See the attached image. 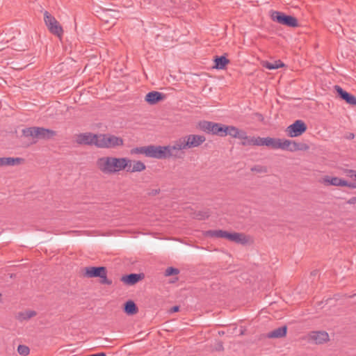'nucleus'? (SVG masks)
Returning <instances> with one entry per match:
<instances>
[{
  "label": "nucleus",
  "instance_id": "nucleus-1",
  "mask_svg": "<svg viewBox=\"0 0 356 356\" xmlns=\"http://www.w3.org/2000/svg\"><path fill=\"white\" fill-rule=\"evenodd\" d=\"M131 161L127 158L104 156L97 160V168L104 174H113L131 167Z\"/></svg>",
  "mask_w": 356,
  "mask_h": 356
},
{
  "label": "nucleus",
  "instance_id": "nucleus-2",
  "mask_svg": "<svg viewBox=\"0 0 356 356\" xmlns=\"http://www.w3.org/2000/svg\"><path fill=\"white\" fill-rule=\"evenodd\" d=\"M23 135L26 137L31 136L38 139L50 140L57 135L56 131L44 127H32L24 129Z\"/></svg>",
  "mask_w": 356,
  "mask_h": 356
},
{
  "label": "nucleus",
  "instance_id": "nucleus-3",
  "mask_svg": "<svg viewBox=\"0 0 356 356\" xmlns=\"http://www.w3.org/2000/svg\"><path fill=\"white\" fill-rule=\"evenodd\" d=\"M124 145V140L122 138L114 135L104 134H98V140L97 147L99 148H115Z\"/></svg>",
  "mask_w": 356,
  "mask_h": 356
},
{
  "label": "nucleus",
  "instance_id": "nucleus-4",
  "mask_svg": "<svg viewBox=\"0 0 356 356\" xmlns=\"http://www.w3.org/2000/svg\"><path fill=\"white\" fill-rule=\"evenodd\" d=\"M165 159L173 158V159H183L184 156V150L186 149L183 147V143L181 138L176 140L173 142L172 145L165 146Z\"/></svg>",
  "mask_w": 356,
  "mask_h": 356
},
{
  "label": "nucleus",
  "instance_id": "nucleus-5",
  "mask_svg": "<svg viewBox=\"0 0 356 356\" xmlns=\"http://www.w3.org/2000/svg\"><path fill=\"white\" fill-rule=\"evenodd\" d=\"M270 17L273 22L280 24L292 28L298 26V19L295 17L286 15L282 12L272 11Z\"/></svg>",
  "mask_w": 356,
  "mask_h": 356
},
{
  "label": "nucleus",
  "instance_id": "nucleus-6",
  "mask_svg": "<svg viewBox=\"0 0 356 356\" xmlns=\"http://www.w3.org/2000/svg\"><path fill=\"white\" fill-rule=\"evenodd\" d=\"M44 21L49 32L59 38H61L63 34V27L56 19L48 11H44Z\"/></svg>",
  "mask_w": 356,
  "mask_h": 356
},
{
  "label": "nucleus",
  "instance_id": "nucleus-7",
  "mask_svg": "<svg viewBox=\"0 0 356 356\" xmlns=\"http://www.w3.org/2000/svg\"><path fill=\"white\" fill-rule=\"evenodd\" d=\"M180 138L186 149L197 147L206 140L205 136L195 134H189Z\"/></svg>",
  "mask_w": 356,
  "mask_h": 356
},
{
  "label": "nucleus",
  "instance_id": "nucleus-8",
  "mask_svg": "<svg viewBox=\"0 0 356 356\" xmlns=\"http://www.w3.org/2000/svg\"><path fill=\"white\" fill-rule=\"evenodd\" d=\"M307 129L306 124L302 120H298L286 128V132L289 137L293 138L301 136Z\"/></svg>",
  "mask_w": 356,
  "mask_h": 356
},
{
  "label": "nucleus",
  "instance_id": "nucleus-9",
  "mask_svg": "<svg viewBox=\"0 0 356 356\" xmlns=\"http://www.w3.org/2000/svg\"><path fill=\"white\" fill-rule=\"evenodd\" d=\"M98 134L90 132L79 134L76 136L75 141L80 145H95L97 147Z\"/></svg>",
  "mask_w": 356,
  "mask_h": 356
},
{
  "label": "nucleus",
  "instance_id": "nucleus-10",
  "mask_svg": "<svg viewBox=\"0 0 356 356\" xmlns=\"http://www.w3.org/2000/svg\"><path fill=\"white\" fill-rule=\"evenodd\" d=\"M99 17L106 24H115V21L120 17V12L113 9L104 8L99 13Z\"/></svg>",
  "mask_w": 356,
  "mask_h": 356
},
{
  "label": "nucleus",
  "instance_id": "nucleus-11",
  "mask_svg": "<svg viewBox=\"0 0 356 356\" xmlns=\"http://www.w3.org/2000/svg\"><path fill=\"white\" fill-rule=\"evenodd\" d=\"M165 146L161 145H147V157L156 159H165Z\"/></svg>",
  "mask_w": 356,
  "mask_h": 356
},
{
  "label": "nucleus",
  "instance_id": "nucleus-12",
  "mask_svg": "<svg viewBox=\"0 0 356 356\" xmlns=\"http://www.w3.org/2000/svg\"><path fill=\"white\" fill-rule=\"evenodd\" d=\"M225 238L238 244L246 245L249 242L250 237L243 233L226 232Z\"/></svg>",
  "mask_w": 356,
  "mask_h": 356
},
{
  "label": "nucleus",
  "instance_id": "nucleus-13",
  "mask_svg": "<svg viewBox=\"0 0 356 356\" xmlns=\"http://www.w3.org/2000/svg\"><path fill=\"white\" fill-rule=\"evenodd\" d=\"M334 90L337 95L347 104L356 106V97L354 95L346 92L341 87L337 85L334 86Z\"/></svg>",
  "mask_w": 356,
  "mask_h": 356
},
{
  "label": "nucleus",
  "instance_id": "nucleus-14",
  "mask_svg": "<svg viewBox=\"0 0 356 356\" xmlns=\"http://www.w3.org/2000/svg\"><path fill=\"white\" fill-rule=\"evenodd\" d=\"M106 268L104 266H89L84 268L85 273L83 274L86 277H99Z\"/></svg>",
  "mask_w": 356,
  "mask_h": 356
},
{
  "label": "nucleus",
  "instance_id": "nucleus-15",
  "mask_svg": "<svg viewBox=\"0 0 356 356\" xmlns=\"http://www.w3.org/2000/svg\"><path fill=\"white\" fill-rule=\"evenodd\" d=\"M145 275L143 273H131L129 275H123L121 277V281L127 285H134L139 281L143 280Z\"/></svg>",
  "mask_w": 356,
  "mask_h": 356
},
{
  "label": "nucleus",
  "instance_id": "nucleus-16",
  "mask_svg": "<svg viewBox=\"0 0 356 356\" xmlns=\"http://www.w3.org/2000/svg\"><path fill=\"white\" fill-rule=\"evenodd\" d=\"M309 337L316 344H321L329 341V335L325 331L312 332L309 334Z\"/></svg>",
  "mask_w": 356,
  "mask_h": 356
},
{
  "label": "nucleus",
  "instance_id": "nucleus-17",
  "mask_svg": "<svg viewBox=\"0 0 356 356\" xmlns=\"http://www.w3.org/2000/svg\"><path fill=\"white\" fill-rule=\"evenodd\" d=\"M165 97V95L160 92L152 91L146 95L145 99L147 103L153 105L164 99Z\"/></svg>",
  "mask_w": 356,
  "mask_h": 356
},
{
  "label": "nucleus",
  "instance_id": "nucleus-18",
  "mask_svg": "<svg viewBox=\"0 0 356 356\" xmlns=\"http://www.w3.org/2000/svg\"><path fill=\"white\" fill-rule=\"evenodd\" d=\"M288 327L286 325L273 330L266 334V337L268 339H280L286 337Z\"/></svg>",
  "mask_w": 356,
  "mask_h": 356
},
{
  "label": "nucleus",
  "instance_id": "nucleus-19",
  "mask_svg": "<svg viewBox=\"0 0 356 356\" xmlns=\"http://www.w3.org/2000/svg\"><path fill=\"white\" fill-rule=\"evenodd\" d=\"M24 159L22 158L2 157L0 158V166H14L18 165L24 163Z\"/></svg>",
  "mask_w": 356,
  "mask_h": 356
},
{
  "label": "nucleus",
  "instance_id": "nucleus-20",
  "mask_svg": "<svg viewBox=\"0 0 356 356\" xmlns=\"http://www.w3.org/2000/svg\"><path fill=\"white\" fill-rule=\"evenodd\" d=\"M276 141L277 138L266 137L261 138L257 137V146H267L270 147L273 149H276Z\"/></svg>",
  "mask_w": 356,
  "mask_h": 356
},
{
  "label": "nucleus",
  "instance_id": "nucleus-21",
  "mask_svg": "<svg viewBox=\"0 0 356 356\" xmlns=\"http://www.w3.org/2000/svg\"><path fill=\"white\" fill-rule=\"evenodd\" d=\"M216 127H217V122L209 121H201L199 122L200 129L207 134H213Z\"/></svg>",
  "mask_w": 356,
  "mask_h": 356
},
{
  "label": "nucleus",
  "instance_id": "nucleus-22",
  "mask_svg": "<svg viewBox=\"0 0 356 356\" xmlns=\"http://www.w3.org/2000/svg\"><path fill=\"white\" fill-rule=\"evenodd\" d=\"M324 184L327 185H332L335 186H343L346 184L345 180L337 177H331L330 176H325L323 178Z\"/></svg>",
  "mask_w": 356,
  "mask_h": 356
},
{
  "label": "nucleus",
  "instance_id": "nucleus-23",
  "mask_svg": "<svg viewBox=\"0 0 356 356\" xmlns=\"http://www.w3.org/2000/svg\"><path fill=\"white\" fill-rule=\"evenodd\" d=\"M214 68L218 70H223L226 67V65L229 63V60L227 59L225 56H216L213 58Z\"/></svg>",
  "mask_w": 356,
  "mask_h": 356
},
{
  "label": "nucleus",
  "instance_id": "nucleus-24",
  "mask_svg": "<svg viewBox=\"0 0 356 356\" xmlns=\"http://www.w3.org/2000/svg\"><path fill=\"white\" fill-rule=\"evenodd\" d=\"M124 312L127 315H134L138 312L136 304L133 300H128L124 304Z\"/></svg>",
  "mask_w": 356,
  "mask_h": 356
},
{
  "label": "nucleus",
  "instance_id": "nucleus-25",
  "mask_svg": "<svg viewBox=\"0 0 356 356\" xmlns=\"http://www.w3.org/2000/svg\"><path fill=\"white\" fill-rule=\"evenodd\" d=\"M291 143L292 140H287V139H280L277 138L276 141V149H282L284 150H289L291 152Z\"/></svg>",
  "mask_w": 356,
  "mask_h": 356
},
{
  "label": "nucleus",
  "instance_id": "nucleus-26",
  "mask_svg": "<svg viewBox=\"0 0 356 356\" xmlns=\"http://www.w3.org/2000/svg\"><path fill=\"white\" fill-rule=\"evenodd\" d=\"M127 168V172H142L144 170H145L146 166L143 162H142L140 161H135L134 162V165H133V167L131 169V167H129V166H128Z\"/></svg>",
  "mask_w": 356,
  "mask_h": 356
},
{
  "label": "nucleus",
  "instance_id": "nucleus-27",
  "mask_svg": "<svg viewBox=\"0 0 356 356\" xmlns=\"http://www.w3.org/2000/svg\"><path fill=\"white\" fill-rule=\"evenodd\" d=\"M226 232L225 230H207L204 233V236L211 238H225Z\"/></svg>",
  "mask_w": 356,
  "mask_h": 356
},
{
  "label": "nucleus",
  "instance_id": "nucleus-28",
  "mask_svg": "<svg viewBox=\"0 0 356 356\" xmlns=\"http://www.w3.org/2000/svg\"><path fill=\"white\" fill-rule=\"evenodd\" d=\"M291 149V152L307 151L309 149V146L304 143H297L292 140Z\"/></svg>",
  "mask_w": 356,
  "mask_h": 356
},
{
  "label": "nucleus",
  "instance_id": "nucleus-29",
  "mask_svg": "<svg viewBox=\"0 0 356 356\" xmlns=\"http://www.w3.org/2000/svg\"><path fill=\"white\" fill-rule=\"evenodd\" d=\"M263 66L269 70H275V69H278L280 67H284V64L280 60H275L273 63H270L268 61H265L263 63Z\"/></svg>",
  "mask_w": 356,
  "mask_h": 356
},
{
  "label": "nucleus",
  "instance_id": "nucleus-30",
  "mask_svg": "<svg viewBox=\"0 0 356 356\" xmlns=\"http://www.w3.org/2000/svg\"><path fill=\"white\" fill-rule=\"evenodd\" d=\"M36 315L35 311H26L25 312H19L17 315V319L20 321L29 320Z\"/></svg>",
  "mask_w": 356,
  "mask_h": 356
},
{
  "label": "nucleus",
  "instance_id": "nucleus-31",
  "mask_svg": "<svg viewBox=\"0 0 356 356\" xmlns=\"http://www.w3.org/2000/svg\"><path fill=\"white\" fill-rule=\"evenodd\" d=\"M141 6H146L148 5H152L154 6H161L163 4V0H138Z\"/></svg>",
  "mask_w": 356,
  "mask_h": 356
},
{
  "label": "nucleus",
  "instance_id": "nucleus-32",
  "mask_svg": "<svg viewBox=\"0 0 356 356\" xmlns=\"http://www.w3.org/2000/svg\"><path fill=\"white\" fill-rule=\"evenodd\" d=\"M226 127L227 125L221 124V123H217V127L215 128L214 134L213 135H217L220 137H225V132L226 131Z\"/></svg>",
  "mask_w": 356,
  "mask_h": 356
},
{
  "label": "nucleus",
  "instance_id": "nucleus-33",
  "mask_svg": "<svg viewBox=\"0 0 356 356\" xmlns=\"http://www.w3.org/2000/svg\"><path fill=\"white\" fill-rule=\"evenodd\" d=\"M210 216L209 210L199 211L193 213V218L197 220H204Z\"/></svg>",
  "mask_w": 356,
  "mask_h": 356
},
{
  "label": "nucleus",
  "instance_id": "nucleus-34",
  "mask_svg": "<svg viewBox=\"0 0 356 356\" xmlns=\"http://www.w3.org/2000/svg\"><path fill=\"white\" fill-rule=\"evenodd\" d=\"M225 129H226V131L225 132V136H230L232 138H236L238 131L239 129H238L237 127H236L234 126H229V125H227Z\"/></svg>",
  "mask_w": 356,
  "mask_h": 356
},
{
  "label": "nucleus",
  "instance_id": "nucleus-35",
  "mask_svg": "<svg viewBox=\"0 0 356 356\" xmlns=\"http://www.w3.org/2000/svg\"><path fill=\"white\" fill-rule=\"evenodd\" d=\"M130 153L131 154H144L145 156H147V146L134 147V148L131 149Z\"/></svg>",
  "mask_w": 356,
  "mask_h": 356
},
{
  "label": "nucleus",
  "instance_id": "nucleus-36",
  "mask_svg": "<svg viewBox=\"0 0 356 356\" xmlns=\"http://www.w3.org/2000/svg\"><path fill=\"white\" fill-rule=\"evenodd\" d=\"M241 145L243 146L257 145V137H249L247 136V138L243 140Z\"/></svg>",
  "mask_w": 356,
  "mask_h": 356
},
{
  "label": "nucleus",
  "instance_id": "nucleus-37",
  "mask_svg": "<svg viewBox=\"0 0 356 356\" xmlns=\"http://www.w3.org/2000/svg\"><path fill=\"white\" fill-rule=\"evenodd\" d=\"M99 278H100L99 282L102 284L111 285L113 283L112 280L110 279H108V277H107V269H106V271H104V273H103L102 275H100Z\"/></svg>",
  "mask_w": 356,
  "mask_h": 356
},
{
  "label": "nucleus",
  "instance_id": "nucleus-38",
  "mask_svg": "<svg viewBox=\"0 0 356 356\" xmlns=\"http://www.w3.org/2000/svg\"><path fill=\"white\" fill-rule=\"evenodd\" d=\"M252 172H256L258 173H266L268 172V168L266 166L256 165L251 168Z\"/></svg>",
  "mask_w": 356,
  "mask_h": 356
},
{
  "label": "nucleus",
  "instance_id": "nucleus-39",
  "mask_svg": "<svg viewBox=\"0 0 356 356\" xmlns=\"http://www.w3.org/2000/svg\"><path fill=\"white\" fill-rule=\"evenodd\" d=\"M17 352L19 355L26 356L30 353V349L25 345H19L17 347Z\"/></svg>",
  "mask_w": 356,
  "mask_h": 356
},
{
  "label": "nucleus",
  "instance_id": "nucleus-40",
  "mask_svg": "<svg viewBox=\"0 0 356 356\" xmlns=\"http://www.w3.org/2000/svg\"><path fill=\"white\" fill-rule=\"evenodd\" d=\"M179 270L178 268L173 267H168L165 271V276H171L179 274Z\"/></svg>",
  "mask_w": 356,
  "mask_h": 356
},
{
  "label": "nucleus",
  "instance_id": "nucleus-41",
  "mask_svg": "<svg viewBox=\"0 0 356 356\" xmlns=\"http://www.w3.org/2000/svg\"><path fill=\"white\" fill-rule=\"evenodd\" d=\"M236 138H238L241 140L246 139L247 138V133L243 130L238 129Z\"/></svg>",
  "mask_w": 356,
  "mask_h": 356
},
{
  "label": "nucleus",
  "instance_id": "nucleus-42",
  "mask_svg": "<svg viewBox=\"0 0 356 356\" xmlns=\"http://www.w3.org/2000/svg\"><path fill=\"white\" fill-rule=\"evenodd\" d=\"M160 191H160L159 188H158V189H152L150 191H149L147 193V194H148V195H150V196H155V195L159 194Z\"/></svg>",
  "mask_w": 356,
  "mask_h": 356
},
{
  "label": "nucleus",
  "instance_id": "nucleus-43",
  "mask_svg": "<svg viewBox=\"0 0 356 356\" xmlns=\"http://www.w3.org/2000/svg\"><path fill=\"white\" fill-rule=\"evenodd\" d=\"M347 175H348V176H349L351 178L354 177L355 179H356V170H348Z\"/></svg>",
  "mask_w": 356,
  "mask_h": 356
},
{
  "label": "nucleus",
  "instance_id": "nucleus-44",
  "mask_svg": "<svg viewBox=\"0 0 356 356\" xmlns=\"http://www.w3.org/2000/svg\"><path fill=\"white\" fill-rule=\"evenodd\" d=\"M345 183L346 184L343 185V186H347V187H349L350 188H356V184L355 183H349L347 181L345 180Z\"/></svg>",
  "mask_w": 356,
  "mask_h": 356
},
{
  "label": "nucleus",
  "instance_id": "nucleus-45",
  "mask_svg": "<svg viewBox=\"0 0 356 356\" xmlns=\"http://www.w3.org/2000/svg\"><path fill=\"white\" fill-rule=\"evenodd\" d=\"M348 204H354L356 203V197H353L347 201Z\"/></svg>",
  "mask_w": 356,
  "mask_h": 356
},
{
  "label": "nucleus",
  "instance_id": "nucleus-46",
  "mask_svg": "<svg viewBox=\"0 0 356 356\" xmlns=\"http://www.w3.org/2000/svg\"><path fill=\"white\" fill-rule=\"evenodd\" d=\"M179 310V306H174L170 309V312H177Z\"/></svg>",
  "mask_w": 356,
  "mask_h": 356
},
{
  "label": "nucleus",
  "instance_id": "nucleus-47",
  "mask_svg": "<svg viewBox=\"0 0 356 356\" xmlns=\"http://www.w3.org/2000/svg\"><path fill=\"white\" fill-rule=\"evenodd\" d=\"M346 138L348 139L352 140V139H353L355 138V135L353 133H350Z\"/></svg>",
  "mask_w": 356,
  "mask_h": 356
},
{
  "label": "nucleus",
  "instance_id": "nucleus-48",
  "mask_svg": "<svg viewBox=\"0 0 356 356\" xmlns=\"http://www.w3.org/2000/svg\"><path fill=\"white\" fill-rule=\"evenodd\" d=\"M218 350H223V347H222V344H220V346H218Z\"/></svg>",
  "mask_w": 356,
  "mask_h": 356
}]
</instances>
